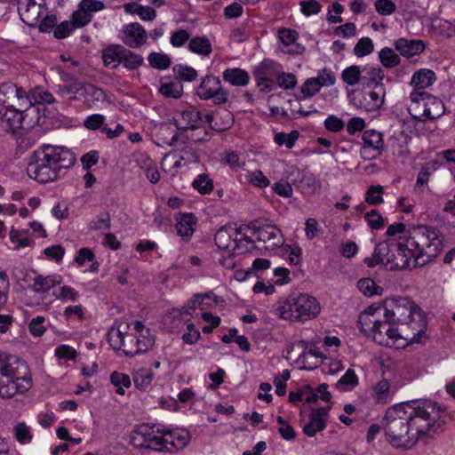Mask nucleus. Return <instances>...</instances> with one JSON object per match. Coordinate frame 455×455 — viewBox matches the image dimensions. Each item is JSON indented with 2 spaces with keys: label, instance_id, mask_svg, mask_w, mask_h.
Masks as SVG:
<instances>
[{
  "label": "nucleus",
  "instance_id": "nucleus-1",
  "mask_svg": "<svg viewBox=\"0 0 455 455\" xmlns=\"http://www.w3.org/2000/svg\"><path fill=\"white\" fill-rule=\"evenodd\" d=\"M76 160V155L69 148L44 144L29 156L27 173L39 183H48L60 178Z\"/></svg>",
  "mask_w": 455,
  "mask_h": 455
},
{
  "label": "nucleus",
  "instance_id": "nucleus-2",
  "mask_svg": "<svg viewBox=\"0 0 455 455\" xmlns=\"http://www.w3.org/2000/svg\"><path fill=\"white\" fill-rule=\"evenodd\" d=\"M189 440L187 431L148 424L138 426L131 434V443L135 448L156 451L175 452L187 446Z\"/></svg>",
  "mask_w": 455,
  "mask_h": 455
},
{
  "label": "nucleus",
  "instance_id": "nucleus-3",
  "mask_svg": "<svg viewBox=\"0 0 455 455\" xmlns=\"http://www.w3.org/2000/svg\"><path fill=\"white\" fill-rule=\"evenodd\" d=\"M403 404L405 406L404 411L415 445L420 439L443 431V411L435 402L410 401Z\"/></svg>",
  "mask_w": 455,
  "mask_h": 455
},
{
  "label": "nucleus",
  "instance_id": "nucleus-4",
  "mask_svg": "<svg viewBox=\"0 0 455 455\" xmlns=\"http://www.w3.org/2000/svg\"><path fill=\"white\" fill-rule=\"evenodd\" d=\"M33 385L27 363L11 354L0 352V398L11 399L24 394Z\"/></svg>",
  "mask_w": 455,
  "mask_h": 455
},
{
  "label": "nucleus",
  "instance_id": "nucleus-5",
  "mask_svg": "<svg viewBox=\"0 0 455 455\" xmlns=\"http://www.w3.org/2000/svg\"><path fill=\"white\" fill-rule=\"evenodd\" d=\"M405 247L409 248L413 256L412 267H423L433 261L443 250V236L434 227L418 225L408 231Z\"/></svg>",
  "mask_w": 455,
  "mask_h": 455
},
{
  "label": "nucleus",
  "instance_id": "nucleus-6",
  "mask_svg": "<svg viewBox=\"0 0 455 455\" xmlns=\"http://www.w3.org/2000/svg\"><path fill=\"white\" fill-rule=\"evenodd\" d=\"M384 317H390L398 326H407L411 336L419 339L425 337L427 321L420 308L409 298L398 297L385 300Z\"/></svg>",
  "mask_w": 455,
  "mask_h": 455
},
{
  "label": "nucleus",
  "instance_id": "nucleus-7",
  "mask_svg": "<svg viewBox=\"0 0 455 455\" xmlns=\"http://www.w3.org/2000/svg\"><path fill=\"white\" fill-rule=\"evenodd\" d=\"M404 408L403 403L390 406L382 419V428L386 440L391 446L410 450L415 446L414 437L411 433Z\"/></svg>",
  "mask_w": 455,
  "mask_h": 455
},
{
  "label": "nucleus",
  "instance_id": "nucleus-8",
  "mask_svg": "<svg viewBox=\"0 0 455 455\" xmlns=\"http://www.w3.org/2000/svg\"><path fill=\"white\" fill-rule=\"evenodd\" d=\"M320 309L315 298L299 293L291 295L276 307L275 312L280 318L294 322L315 318L320 313Z\"/></svg>",
  "mask_w": 455,
  "mask_h": 455
},
{
  "label": "nucleus",
  "instance_id": "nucleus-9",
  "mask_svg": "<svg viewBox=\"0 0 455 455\" xmlns=\"http://www.w3.org/2000/svg\"><path fill=\"white\" fill-rule=\"evenodd\" d=\"M128 325L122 328L112 327L108 332V341L115 350H121L125 355L132 357L148 351L155 344V338L138 337L127 332Z\"/></svg>",
  "mask_w": 455,
  "mask_h": 455
},
{
  "label": "nucleus",
  "instance_id": "nucleus-10",
  "mask_svg": "<svg viewBox=\"0 0 455 455\" xmlns=\"http://www.w3.org/2000/svg\"><path fill=\"white\" fill-rule=\"evenodd\" d=\"M40 110L37 108L31 107L25 111H20L12 105L0 106V122L5 127L7 132L14 133L17 130L26 124L27 127H32L39 124Z\"/></svg>",
  "mask_w": 455,
  "mask_h": 455
},
{
  "label": "nucleus",
  "instance_id": "nucleus-11",
  "mask_svg": "<svg viewBox=\"0 0 455 455\" xmlns=\"http://www.w3.org/2000/svg\"><path fill=\"white\" fill-rule=\"evenodd\" d=\"M281 68L279 62L271 59H264L254 68L252 75L260 92H270L274 90Z\"/></svg>",
  "mask_w": 455,
  "mask_h": 455
},
{
  "label": "nucleus",
  "instance_id": "nucleus-12",
  "mask_svg": "<svg viewBox=\"0 0 455 455\" xmlns=\"http://www.w3.org/2000/svg\"><path fill=\"white\" fill-rule=\"evenodd\" d=\"M371 328L373 329L374 339H377L378 336L382 337L385 333L390 339H403L409 343H419V339L411 336L407 326H398L390 317H384L383 320L378 319L377 325Z\"/></svg>",
  "mask_w": 455,
  "mask_h": 455
},
{
  "label": "nucleus",
  "instance_id": "nucleus-13",
  "mask_svg": "<svg viewBox=\"0 0 455 455\" xmlns=\"http://www.w3.org/2000/svg\"><path fill=\"white\" fill-rule=\"evenodd\" d=\"M196 93L200 99L204 100L212 99L217 105L225 104L228 100V93L222 87L221 81L212 75H208L202 79Z\"/></svg>",
  "mask_w": 455,
  "mask_h": 455
},
{
  "label": "nucleus",
  "instance_id": "nucleus-14",
  "mask_svg": "<svg viewBox=\"0 0 455 455\" xmlns=\"http://www.w3.org/2000/svg\"><path fill=\"white\" fill-rule=\"evenodd\" d=\"M386 96V88L384 85H379L371 91L357 92L351 96V102L357 108L366 112L378 110L384 103Z\"/></svg>",
  "mask_w": 455,
  "mask_h": 455
},
{
  "label": "nucleus",
  "instance_id": "nucleus-15",
  "mask_svg": "<svg viewBox=\"0 0 455 455\" xmlns=\"http://www.w3.org/2000/svg\"><path fill=\"white\" fill-rule=\"evenodd\" d=\"M249 228L251 231V236L256 237L257 242H262L267 250H274L283 244V234L275 226H257L251 223Z\"/></svg>",
  "mask_w": 455,
  "mask_h": 455
},
{
  "label": "nucleus",
  "instance_id": "nucleus-16",
  "mask_svg": "<svg viewBox=\"0 0 455 455\" xmlns=\"http://www.w3.org/2000/svg\"><path fill=\"white\" fill-rule=\"evenodd\" d=\"M363 147L360 149V156L364 160L378 158L385 148L383 134L376 130L371 129L363 132Z\"/></svg>",
  "mask_w": 455,
  "mask_h": 455
},
{
  "label": "nucleus",
  "instance_id": "nucleus-17",
  "mask_svg": "<svg viewBox=\"0 0 455 455\" xmlns=\"http://www.w3.org/2000/svg\"><path fill=\"white\" fill-rule=\"evenodd\" d=\"M18 12L25 24L36 27L40 19L47 12V8L44 4L36 3L35 0H20Z\"/></svg>",
  "mask_w": 455,
  "mask_h": 455
},
{
  "label": "nucleus",
  "instance_id": "nucleus-18",
  "mask_svg": "<svg viewBox=\"0 0 455 455\" xmlns=\"http://www.w3.org/2000/svg\"><path fill=\"white\" fill-rule=\"evenodd\" d=\"M120 38L128 48L139 49L147 43L148 36L140 23L132 22L123 28Z\"/></svg>",
  "mask_w": 455,
  "mask_h": 455
},
{
  "label": "nucleus",
  "instance_id": "nucleus-19",
  "mask_svg": "<svg viewBox=\"0 0 455 455\" xmlns=\"http://www.w3.org/2000/svg\"><path fill=\"white\" fill-rule=\"evenodd\" d=\"M400 242L393 243V252L390 258V270H403L411 267L413 256L409 248L405 247V239L400 237Z\"/></svg>",
  "mask_w": 455,
  "mask_h": 455
},
{
  "label": "nucleus",
  "instance_id": "nucleus-20",
  "mask_svg": "<svg viewBox=\"0 0 455 455\" xmlns=\"http://www.w3.org/2000/svg\"><path fill=\"white\" fill-rule=\"evenodd\" d=\"M197 155L192 148H184L175 149L166 154L163 159L162 164H172V169L177 171L179 168L186 166L197 161Z\"/></svg>",
  "mask_w": 455,
  "mask_h": 455
},
{
  "label": "nucleus",
  "instance_id": "nucleus-21",
  "mask_svg": "<svg viewBox=\"0 0 455 455\" xmlns=\"http://www.w3.org/2000/svg\"><path fill=\"white\" fill-rule=\"evenodd\" d=\"M278 38L283 44L282 52L286 54L299 55L305 52V47L297 42L299 33L291 28H282L278 30Z\"/></svg>",
  "mask_w": 455,
  "mask_h": 455
},
{
  "label": "nucleus",
  "instance_id": "nucleus-22",
  "mask_svg": "<svg viewBox=\"0 0 455 455\" xmlns=\"http://www.w3.org/2000/svg\"><path fill=\"white\" fill-rule=\"evenodd\" d=\"M330 406L313 409L309 414V420L303 426V432L307 436H314L317 432L323 430L326 427V420Z\"/></svg>",
  "mask_w": 455,
  "mask_h": 455
},
{
  "label": "nucleus",
  "instance_id": "nucleus-23",
  "mask_svg": "<svg viewBox=\"0 0 455 455\" xmlns=\"http://www.w3.org/2000/svg\"><path fill=\"white\" fill-rule=\"evenodd\" d=\"M58 92L62 96L68 94L82 95L83 93H87L93 96L97 100H103L106 97L105 92L102 89L91 84H84L77 81H75L70 85L59 86Z\"/></svg>",
  "mask_w": 455,
  "mask_h": 455
},
{
  "label": "nucleus",
  "instance_id": "nucleus-24",
  "mask_svg": "<svg viewBox=\"0 0 455 455\" xmlns=\"http://www.w3.org/2000/svg\"><path fill=\"white\" fill-rule=\"evenodd\" d=\"M393 252V243L388 242H381L377 243L372 257L364 259V263L369 267H373L378 264L387 266L390 263L391 254Z\"/></svg>",
  "mask_w": 455,
  "mask_h": 455
},
{
  "label": "nucleus",
  "instance_id": "nucleus-25",
  "mask_svg": "<svg viewBox=\"0 0 455 455\" xmlns=\"http://www.w3.org/2000/svg\"><path fill=\"white\" fill-rule=\"evenodd\" d=\"M395 49L399 52L400 55L409 59L415 55L420 54L426 47L425 43L419 39L399 38L395 44Z\"/></svg>",
  "mask_w": 455,
  "mask_h": 455
},
{
  "label": "nucleus",
  "instance_id": "nucleus-26",
  "mask_svg": "<svg viewBox=\"0 0 455 455\" xmlns=\"http://www.w3.org/2000/svg\"><path fill=\"white\" fill-rule=\"evenodd\" d=\"M21 100L28 99L27 92L22 87H18L15 84L5 82L0 84V106L12 105V100Z\"/></svg>",
  "mask_w": 455,
  "mask_h": 455
},
{
  "label": "nucleus",
  "instance_id": "nucleus-27",
  "mask_svg": "<svg viewBox=\"0 0 455 455\" xmlns=\"http://www.w3.org/2000/svg\"><path fill=\"white\" fill-rule=\"evenodd\" d=\"M175 219L177 234L183 240L188 241L195 232L196 218L193 213H179Z\"/></svg>",
  "mask_w": 455,
  "mask_h": 455
},
{
  "label": "nucleus",
  "instance_id": "nucleus-28",
  "mask_svg": "<svg viewBox=\"0 0 455 455\" xmlns=\"http://www.w3.org/2000/svg\"><path fill=\"white\" fill-rule=\"evenodd\" d=\"M236 228L232 226H224L217 230L214 235L216 245L220 250L233 251L234 242L237 237Z\"/></svg>",
  "mask_w": 455,
  "mask_h": 455
},
{
  "label": "nucleus",
  "instance_id": "nucleus-29",
  "mask_svg": "<svg viewBox=\"0 0 455 455\" xmlns=\"http://www.w3.org/2000/svg\"><path fill=\"white\" fill-rule=\"evenodd\" d=\"M384 77V72L380 68L364 67L362 68L360 84L363 87L375 89L379 85H384L382 83Z\"/></svg>",
  "mask_w": 455,
  "mask_h": 455
},
{
  "label": "nucleus",
  "instance_id": "nucleus-30",
  "mask_svg": "<svg viewBox=\"0 0 455 455\" xmlns=\"http://www.w3.org/2000/svg\"><path fill=\"white\" fill-rule=\"evenodd\" d=\"M124 46L122 44H110L101 52V58L105 67L116 69L121 65L123 51Z\"/></svg>",
  "mask_w": 455,
  "mask_h": 455
},
{
  "label": "nucleus",
  "instance_id": "nucleus-31",
  "mask_svg": "<svg viewBox=\"0 0 455 455\" xmlns=\"http://www.w3.org/2000/svg\"><path fill=\"white\" fill-rule=\"evenodd\" d=\"M201 113L196 108H189L181 112L180 121H175L176 127L181 131L199 130L196 124L201 120Z\"/></svg>",
  "mask_w": 455,
  "mask_h": 455
},
{
  "label": "nucleus",
  "instance_id": "nucleus-32",
  "mask_svg": "<svg viewBox=\"0 0 455 455\" xmlns=\"http://www.w3.org/2000/svg\"><path fill=\"white\" fill-rule=\"evenodd\" d=\"M435 80L436 76L434 71L421 68L412 75L411 84L418 90H424L431 86Z\"/></svg>",
  "mask_w": 455,
  "mask_h": 455
},
{
  "label": "nucleus",
  "instance_id": "nucleus-33",
  "mask_svg": "<svg viewBox=\"0 0 455 455\" xmlns=\"http://www.w3.org/2000/svg\"><path fill=\"white\" fill-rule=\"evenodd\" d=\"M380 309V307L373 308L372 307H369L361 313L358 318V324L360 325V330L362 332L367 335L369 333L373 335V329L371 327H375L378 322V319L374 316V314Z\"/></svg>",
  "mask_w": 455,
  "mask_h": 455
},
{
  "label": "nucleus",
  "instance_id": "nucleus-34",
  "mask_svg": "<svg viewBox=\"0 0 455 455\" xmlns=\"http://www.w3.org/2000/svg\"><path fill=\"white\" fill-rule=\"evenodd\" d=\"M223 79L234 86H245L248 84L250 76L241 68H228L223 72Z\"/></svg>",
  "mask_w": 455,
  "mask_h": 455
},
{
  "label": "nucleus",
  "instance_id": "nucleus-35",
  "mask_svg": "<svg viewBox=\"0 0 455 455\" xmlns=\"http://www.w3.org/2000/svg\"><path fill=\"white\" fill-rule=\"evenodd\" d=\"M61 277L56 275L43 276L38 275L35 278L33 283V291L36 293H44L49 291L54 286L60 284Z\"/></svg>",
  "mask_w": 455,
  "mask_h": 455
},
{
  "label": "nucleus",
  "instance_id": "nucleus-36",
  "mask_svg": "<svg viewBox=\"0 0 455 455\" xmlns=\"http://www.w3.org/2000/svg\"><path fill=\"white\" fill-rule=\"evenodd\" d=\"M121 64L125 69L129 71H134L143 66L144 58L142 55L132 52L129 48L124 47L123 51Z\"/></svg>",
  "mask_w": 455,
  "mask_h": 455
},
{
  "label": "nucleus",
  "instance_id": "nucleus-37",
  "mask_svg": "<svg viewBox=\"0 0 455 455\" xmlns=\"http://www.w3.org/2000/svg\"><path fill=\"white\" fill-rule=\"evenodd\" d=\"M374 398L379 403H387L391 401L394 391L391 390V385L388 380L382 379L373 387Z\"/></svg>",
  "mask_w": 455,
  "mask_h": 455
},
{
  "label": "nucleus",
  "instance_id": "nucleus-38",
  "mask_svg": "<svg viewBox=\"0 0 455 455\" xmlns=\"http://www.w3.org/2000/svg\"><path fill=\"white\" fill-rule=\"evenodd\" d=\"M189 50L196 54L209 56L212 51V44L206 36H196L189 41Z\"/></svg>",
  "mask_w": 455,
  "mask_h": 455
},
{
  "label": "nucleus",
  "instance_id": "nucleus-39",
  "mask_svg": "<svg viewBox=\"0 0 455 455\" xmlns=\"http://www.w3.org/2000/svg\"><path fill=\"white\" fill-rule=\"evenodd\" d=\"M379 59L380 63L386 68H392L397 67L401 62L400 56L389 47H384L379 52Z\"/></svg>",
  "mask_w": 455,
  "mask_h": 455
},
{
  "label": "nucleus",
  "instance_id": "nucleus-40",
  "mask_svg": "<svg viewBox=\"0 0 455 455\" xmlns=\"http://www.w3.org/2000/svg\"><path fill=\"white\" fill-rule=\"evenodd\" d=\"M148 61L152 68L158 70H165L172 65V60L169 55L156 52L148 54Z\"/></svg>",
  "mask_w": 455,
  "mask_h": 455
},
{
  "label": "nucleus",
  "instance_id": "nucleus-41",
  "mask_svg": "<svg viewBox=\"0 0 455 455\" xmlns=\"http://www.w3.org/2000/svg\"><path fill=\"white\" fill-rule=\"evenodd\" d=\"M159 92L167 98L179 99L183 93V85L180 82L162 83Z\"/></svg>",
  "mask_w": 455,
  "mask_h": 455
},
{
  "label": "nucleus",
  "instance_id": "nucleus-42",
  "mask_svg": "<svg viewBox=\"0 0 455 455\" xmlns=\"http://www.w3.org/2000/svg\"><path fill=\"white\" fill-rule=\"evenodd\" d=\"M111 383L116 387V393L124 395V387L128 388L132 385L131 378L129 375L118 371H113L110 375Z\"/></svg>",
  "mask_w": 455,
  "mask_h": 455
},
{
  "label": "nucleus",
  "instance_id": "nucleus-43",
  "mask_svg": "<svg viewBox=\"0 0 455 455\" xmlns=\"http://www.w3.org/2000/svg\"><path fill=\"white\" fill-rule=\"evenodd\" d=\"M234 124L233 114L227 110L221 109L217 111V120L214 123V130L218 132H223L229 129Z\"/></svg>",
  "mask_w": 455,
  "mask_h": 455
},
{
  "label": "nucleus",
  "instance_id": "nucleus-44",
  "mask_svg": "<svg viewBox=\"0 0 455 455\" xmlns=\"http://www.w3.org/2000/svg\"><path fill=\"white\" fill-rule=\"evenodd\" d=\"M361 74L362 69L358 66L353 65L342 71L341 78L347 85L353 86L360 84Z\"/></svg>",
  "mask_w": 455,
  "mask_h": 455
},
{
  "label": "nucleus",
  "instance_id": "nucleus-45",
  "mask_svg": "<svg viewBox=\"0 0 455 455\" xmlns=\"http://www.w3.org/2000/svg\"><path fill=\"white\" fill-rule=\"evenodd\" d=\"M172 69L180 81L193 82L197 78V71L189 66L179 64L175 65Z\"/></svg>",
  "mask_w": 455,
  "mask_h": 455
},
{
  "label": "nucleus",
  "instance_id": "nucleus-46",
  "mask_svg": "<svg viewBox=\"0 0 455 455\" xmlns=\"http://www.w3.org/2000/svg\"><path fill=\"white\" fill-rule=\"evenodd\" d=\"M193 188L200 194H209L213 189V181L205 173L199 174L192 182Z\"/></svg>",
  "mask_w": 455,
  "mask_h": 455
},
{
  "label": "nucleus",
  "instance_id": "nucleus-47",
  "mask_svg": "<svg viewBox=\"0 0 455 455\" xmlns=\"http://www.w3.org/2000/svg\"><path fill=\"white\" fill-rule=\"evenodd\" d=\"M358 289L366 296L380 294L382 288L375 283L371 278H362L357 283Z\"/></svg>",
  "mask_w": 455,
  "mask_h": 455
},
{
  "label": "nucleus",
  "instance_id": "nucleus-48",
  "mask_svg": "<svg viewBox=\"0 0 455 455\" xmlns=\"http://www.w3.org/2000/svg\"><path fill=\"white\" fill-rule=\"evenodd\" d=\"M13 433L16 440L20 443H29L32 441L33 435L30 427L24 422H20L13 427Z\"/></svg>",
  "mask_w": 455,
  "mask_h": 455
},
{
  "label": "nucleus",
  "instance_id": "nucleus-49",
  "mask_svg": "<svg viewBox=\"0 0 455 455\" xmlns=\"http://www.w3.org/2000/svg\"><path fill=\"white\" fill-rule=\"evenodd\" d=\"M275 83L280 88L290 90L297 85V78L294 74L284 72L282 67L280 74L277 75Z\"/></svg>",
  "mask_w": 455,
  "mask_h": 455
},
{
  "label": "nucleus",
  "instance_id": "nucleus-50",
  "mask_svg": "<svg viewBox=\"0 0 455 455\" xmlns=\"http://www.w3.org/2000/svg\"><path fill=\"white\" fill-rule=\"evenodd\" d=\"M320 89L319 83L315 77L308 78L301 86L300 92L302 96L298 97V100L311 98L315 95Z\"/></svg>",
  "mask_w": 455,
  "mask_h": 455
},
{
  "label": "nucleus",
  "instance_id": "nucleus-51",
  "mask_svg": "<svg viewBox=\"0 0 455 455\" xmlns=\"http://www.w3.org/2000/svg\"><path fill=\"white\" fill-rule=\"evenodd\" d=\"M299 138L298 131H291L290 133L277 132L274 137L275 142L279 145H285L287 148H292Z\"/></svg>",
  "mask_w": 455,
  "mask_h": 455
},
{
  "label": "nucleus",
  "instance_id": "nucleus-52",
  "mask_svg": "<svg viewBox=\"0 0 455 455\" xmlns=\"http://www.w3.org/2000/svg\"><path fill=\"white\" fill-rule=\"evenodd\" d=\"M153 377L150 371L140 370L133 377V383L138 389L144 390L151 384Z\"/></svg>",
  "mask_w": 455,
  "mask_h": 455
},
{
  "label": "nucleus",
  "instance_id": "nucleus-53",
  "mask_svg": "<svg viewBox=\"0 0 455 455\" xmlns=\"http://www.w3.org/2000/svg\"><path fill=\"white\" fill-rule=\"evenodd\" d=\"M374 50L372 40L370 37H363L358 40L354 47V53L357 57H364Z\"/></svg>",
  "mask_w": 455,
  "mask_h": 455
},
{
  "label": "nucleus",
  "instance_id": "nucleus-54",
  "mask_svg": "<svg viewBox=\"0 0 455 455\" xmlns=\"http://www.w3.org/2000/svg\"><path fill=\"white\" fill-rule=\"evenodd\" d=\"M383 187L380 185L371 186L366 192L365 201L371 205H378L383 203Z\"/></svg>",
  "mask_w": 455,
  "mask_h": 455
},
{
  "label": "nucleus",
  "instance_id": "nucleus-55",
  "mask_svg": "<svg viewBox=\"0 0 455 455\" xmlns=\"http://www.w3.org/2000/svg\"><path fill=\"white\" fill-rule=\"evenodd\" d=\"M45 318L38 315L30 320L28 323V331L34 337H40L46 331L44 325Z\"/></svg>",
  "mask_w": 455,
  "mask_h": 455
},
{
  "label": "nucleus",
  "instance_id": "nucleus-56",
  "mask_svg": "<svg viewBox=\"0 0 455 455\" xmlns=\"http://www.w3.org/2000/svg\"><path fill=\"white\" fill-rule=\"evenodd\" d=\"M92 15L82 9L80 5H78V9L72 14V22L76 28L84 27L92 21Z\"/></svg>",
  "mask_w": 455,
  "mask_h": 455
},
{
  "label": "nucleus",
  "instance_id": "nucleus-57",
  "mask_svg": "<svg viewBox=\"0 0 455 455\" xmlns=\"http://www.w3.org/2000/svg\"><path fill=\"white\" fill-rule=\"evenodd\" d=\"M90 229L100 230L110 228V214L108 212H101L89 224Z\"/></svg>",
  "mask_w": 455,
  "mask_h": 455
},
{
  "label": "nucleus",
  "instance_id": "nucleus-58",
  "mask_svg": "<svg viewBox=\"0 0 455 455\" xmlns=\"http://www.w3.org/2000/svg\"><path fill=\"white\" fill-rule=\"evenodd\" d=\"M247 180L252 185L259 188H267L270 184V180L263 174L261 171L251 172L247 174Z\"/></svg>",
  "mask_w": 455,
  "mask_h": 455
},
{
  "label": "nucleus",
  "instance_id": "nucleus-59",
  "mask_svg": "<svg viewBox=\"0 0 455 455\" xmlns=\"http://www.w3.org/2000/svg\"><path fill=\"white\" fill-rule=\"evenodd\" d=\"M375 10L379 15L387 16L396 10L395 4L392 0H376Z\"/></svg>",
  "mask_w": 455,
  "mask_h": 455
},
{
  "label": "nucleus",
  "instance_id": "nucleus-60",
  "mask_svg": "<svg viewBox=\"0 0 455 455\" xmlns=\"http://www.w3.org/2000/svg\"><path fill=\"white\" fill-rule=\"evenodd\" d=\"M75 28L72 21L65 20L55 28L53 34L56 38L63 39L68 36Z\"/></svg>",
  "mask_w": 455,
  "mask_h": 455
},
{
  "label": "nucleus",
  "instance_id": "nucleus-61",
  "mask_svg": "<svg viewBox=\"0 0 455 455\" xmlns=\"http://www.w3.org/2000/svg\"><path fill=\"white\" fill-rule=\"evenodd\" d=\"M364 219L372 229H379L383 227V218L376 210L365 213Z\"/></svg>",
  "mask_w": 455,
  "mask_h": 455
},
{
  "label": "nucleus",
  "instance_id": "nucleus-62",
  "mask_svg": "<svg viewBox=\"0 0 455 455\" xmlns=\"http://www.w3.org/2000/svg\"><path fill=\"white\" fill-rule=\"evenodd\" d=\"M319 83L320 87L322 86H331L333 85L336 82V77L334 73L329 68H323L318 75L317 77H315Z\"/></svg>",
  "mask_w": 455,
  "mask_h": 455
},
{
  "label": "nucleus",
  "instance_id": "nucleus-63",
  "mask_svg": "<svg viewBox=\"0 0 455 455\" xmlns=\"http://www.w3.org/2000/svg\"><path fill=\"white\" fill-rule=\"evenodd\" d=\"M200 331L195 327L193 323L187 325V331L182 335V339L186 344H196L200 339Z\"/></svg>",
  "mask_w": 455,
  "mask_h": 455
},
{
  "label": "nucleus",
  "instance_id": "nucleus-64",
  "mask_svg": "<svg viewBox=\"0 0 455 455\" xmlns=\"http://www.w3.org/2000/svg\"><path fill=\"white\" fill-rule=\"evenodd\" d=\"M326 130L333 132H340L344 129V122L336 116H329L324 121Z\"/></svg>",
  "mask_w": 455,
  "mask_h": 455
}]
</instances>
